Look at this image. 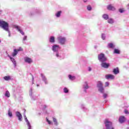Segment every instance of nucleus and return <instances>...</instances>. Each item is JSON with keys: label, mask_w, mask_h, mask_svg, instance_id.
Listing matches in <instances>:
<instances>
[{"label": "nucleus", "mask_w": 129, "mask_h": 129, "mask_svg": "<svg viewBox=\"0 0 129 129\" xmlns=\"http://www.w3.org/2000/svg\"><path fill=\"white\" fill-rule=\"evenodd\" d=\"M0 27H1L3 30L9 32V23L6 22V21L0 20Z\"/></svg>", "instance_id": "nucleus-1"}, {"label": "nucleus", "mask_w": 129, "mask_h": 129, "mask_svg": "<svg viewBox=\"0 0 129 129\" xmlns=\"http://www.w3.org/2000/svg\"><path fill=\"white\" fill-rule=\"evenodd\" d=\"M104 124L106 129H114L112 125V122L109 121L108 119H106L104 121Z\"/></svg>", "instance_id": "nucleus-2"}, {"label": "nucleus", "mask_w": 129, "mask_h": 129, "mask_svg": "<svg viewBox=\"0 0 129 129\" xmlns=\"http://www.w3.org/2000/svg\"><path fill=\"white\" fill-rule=\"evenodd\" d=\"M98 59L99 61L102 63L103 62H106V61H107V58L105 57V54L103 53H100L98 54Z\"/></svg>", "instance_id": "nucleus-3"}, {"label": "nucleus", "mask_w": 129, "mask_h": 129, "mask_svg": "<svg viewBox=\"0 0 129 129\" xmlns=\"http://www.w3.org/2000/svg\"><path fill=\"white\" fill-rule=\"evenodd\" d=\"M103 85L101 81H98V84L97 85V87L99 88L98 90L101 93H103L104 92V88H103Z\"/></svg>", "instance_id": "nucleus-4"}, {"label": "nucleus", "mask_w": 129, "mask_h": 129, "mask_svg": "<svg viewBox=\"0 0 129 129\" xmlns=\"http://www.w3.org/2000/svg\"><path fill=\"white\" fill-rule=\"evenodd\" d=\"M57 40L61 45H64L66 42V38L65 37H62V36H59L57 37Z\"/></svg>", "instance_id": "nucleus-5"}, {"label": "nucleus", "mask_w": 129, "mask_h": 129, "mask_svg": "<svg viewBox=\"0 0 129 129\" xmlns=\"http://www.w3.org/2000/svg\"><path fill=\"white\" fill-rule=\"evenodd\" d=\"M24 61L26 63H28V64H31V63H33V59L28 57L24 58Z\"/></svg>", "instance_id": "nucleus-6"}, {"label": "nucleus", "mask_w": 129, "mask_h": 129, "mask_svg": "<svg viewBox=\"0 0 129 129\" xmlns=\"http://www.w3.org/2000/svg\"><path fill=\"white\" fill-rule=\"evenodd\" d=\"M101 65L102 67H103V68L107 69V68H108V67H109L110 64L109 63H107L106 62H102Z\"/></svg>", "instance_id": "nucleus-7"}, {"label": "nucleus", "mask_w": 129, "mask_h": 129, "mask_svg": "<svg viewBox=\"0 0 129 129\" xmlns=\"http://www.w3.org/2000/svg\"><path fill=\"white\" fill-rule=\"evenodd\" d=\"M58 49H60V46L58 45H54L52 46V51L53 52H57L58 51Z\"/></svg>", "instance_id": "nucleus-8"}, {"label": "nucleus", "mask_w": 129, "mask_h": 129, "mask_svg": "<svg viewBox=\"0 0 129 129\" xmlns=\"http://www.w3.org/2000/svg\"><path fill=\"white\" fill-rule=\"evenodd\" d=\"M125 120H126V119L124 116H121L119 118V121L120 123H123V122H124Z\"/></svg>", "instance_id": "nucleus-9"}, {"label": "nucleus", "mask_w": 129, "mask_h": 129, "mask_svg": "<svg viewBox=\"0 0 129 129\" xmlns=\"http://www.w3.org/2000/svg\"><path fill=\"white\" fill-rule=\"evenodd\" d=\"M16 116L18 117V119L20 121H22V118H23V116L20 112H16Z\"/></svg>", "instance_id": "nucleus-10"}, {"label": "nucleus", "mask_w": 129, "mask_h": 129, "mask_svg": "<svg viewBox=\"0 0 129 129\" xmlns=\"http://www.w3.org/2000/svg\"><path fill=\"white\" fill-rule=\"evenodd\" d=\"M106 79H114V76L113 75H107L105 76Z\"/></svg>", "instance_id": "nucleus-11"}, {"label": "nucleus", "mask_w": 129, "mask_h": 129, "mask_svg": "<svg viewBox=\"0 0 129 129\" xmlns=\"http://www.w3.org/2000/svg\"><path fill=\"white\" fill-rule=\"evenodd\" d=\"M113 73L115 74V75H116L119 73V70L118 69V68H116L113 70Z\"/></svg>", "instance_id": "nucleus-12"}, {"label": "nucleus", "mask_w": 129, "mask_h": 129, "mask_svg": "<svg viewBox=\"0 0 129 129\" xmlns=\"http://www.w3.org/2000/svg\"><path fill=\"white\" fill-rule=\"evenodd\" d=\"M107 10H109V11H115V8L114 7L112 6L111 5H109L107 7Z\"/></svg>", "instance_id": "nucleus-13"}, {"label": "nucleus", "mask_w": 129, "mask_h": 129, "mask_svg": "<svg viewBox=\"0 0 129 129\" xmlns=\"http://www.w3.org/2000/svg\"><path fill=\"white\" fill-rule=\"evenodd\" d=\"M18 49H15L14 50L13 52L12 53V56L13 57H15V56H17V55H18Z\"/></svg>", "instance_id": "nucleus-14"}, {"label": "nucleus", "mask_w": 129, "mask_h": 129, "mask_svg": "<svg viewBox=\"0 0 129 129\" xmlns=\"http://www.w3.org/2000/svg\"><path fill=\"white\" fill-rule=\"evenodd\" d=\"M49 42L50 43H55V37H54V36H50Z\"/></svg>", "instance_id": "nucleus-15"}, {"label": "nucleus", "mask_w": 129, "mask_h": 129, "mask_svg": "<svg viewBox=\"0 0 129 129\" xmlns=\"http://www.w3.org/2000/svg\"><path fill=\"white\" fill-rule=\"evenodd\" d=\"M16 29H17V30L19 31V32H20V33H21V34H22V35H25L24 31L21 30L20 28H19V26H16Z\"/></svg>", "instance_id": "nucleus-16"}, {"label": "nucleus", "mask_w": 129, "mask_h": 129, "mask_svg": "<svg viewBox=\"0 0 129 129\" xmlns=\"http://www.w3.org/2000/svg\"><path fill=\"white\" fill-rule=\"evenodd\" d=\"M4 78L6 81H9V80H11V77L10 76H5Z\"/></svg>", "instance_id": "nucleus-17"}, {"label": "nucleus", "mask_w": 129, "mask_h": 129, "mask_svg": "<svg viewBox=\"0 0 129 129\" xmlns=\"http://www.w3.org/2000/svg\"><path fill=\"white\" fill-rule=\"evenodd\" d=\"M69 78L71 80H75L76 78L75 76H72L71 75H69Z\"/></svg>", "instance_id": "nucleus-18"}, {"label": "nucleus", "mask_w": 129, "mask_h": 129, "mask_svg": "<svg viewBox=\"0 0 129 129\" xmlns=\"http://www.w3.org/2000/svg\"><path fill=\"white\" fill-rule=\"evenodd\" d=\"M102 17L105 20H108V15L107 14H104Z\"/></svg>", "instance_id": "nucleus-19"}, {"label": "nucleus", "mask_w": 129, "mask_h": 129, "mask_svg": "<svg viewBox=\"0 0 129 129\" xmlns=\"http://www.w3.org/2000/svg\"><path fill=\"white\" fill-rule=\"evenodd\" d=\"M108 47H109V48H110L111 49H112L113 48H114V45H113V43H109L108 44Z\"/></svg>", "instance_id": "nucleus-20"}, {"label": "nucleus", "mask_w": 129, "mask_h": 129, "mask_svg": "<svg viewBox=\"0 0 129 129\" xmlns=\"http://www.w3.org/2000/svg\"><path fill=\"white\" fill-rule=\"evenodd\" d=\"M62 13V12L61 11H58L56 14L55 16L56 17H57V18H59V17H60V16H61V13Z\"/></svg>", "instance_id": "nucleus-21"}, {"label": "nucleus", "mask_w": 129, "mask_h": 129, "mask_svg": "<svg viewBox=\"0 0 129 129\" xmlns=\"http://www.w3.org/2000/svg\"><path fill=\"white\" fill-rule=\"evenodd\" d=\"M5 96H6V97H10V96H11V95L10 94V92H9V91H6L5 93Z\"/></svg>", "instance_id": "nucleus-22"}, {"label": "nucleus", "mask_w": 129, "mask_h": 129, "mask_svg": "<svg viewBox=\"0 0 129 129\" xmlns=\"http://www.w3.org/2000/svg\"><path fill=\"white\" fill-rule=\"evenodd\" d=\"M25 120L26 121V122H27V125H30V124H31L30 123V122L29 121V120H28V118H27V117L26 116H25Z\"/></svg>", "instance_id": "nucleus-23"}, {"label": "nucleus", "mask_w": 129, "mask_h": 129, "mask_svg": "<svg viewBox=\"0 0 129 129\" xmlns=\"http://www.w3.org/2000/svg\"><path fill=\"white\" fill-rule=\"evenodd\" d=\"M108 23L109 24H113V19L110 18L108 20Z\"/></svg>", "instance_id": "nucleus-24"}, {"label": "nucleus", "mask_w": 129, "mask_h": 129, "mask_svg": "<svg viewBox=\"0 0 129 129\" xmlns=\"http://www.w3.org/2000/svg\"><path fill=\"white\" fill-rule=\"evenodd\" d=\"M114 53L115 54H119V53H120L119 50H118L117 49H115L114 50Z\"/></svg>", "instance_id": "nucleus-25"}, {"label": "nucleus", "mask_w": 129, "mask_h": 129, "mask_svg": "<svg viewBox=\"0 0 129 129\" xmlns=\"http://www.w3.org/2000/svg\"><path fill=\"white\" fill-rule=\"evenodd\" d=\"M10 59L11 60L12 62H13V63H14V64H15V65H16V60H15L14 58L12 57H10Z\"/></svg>", "instance_id": "nucleus-26"}, {"label": "nucleus", "mask_w": 129, "mask_h": 129, "mask_svg": "<svg viewBox=\"0 0 129 129\" xmlns=\"http://www.w3.org/2000/svg\"><path fill=\"white\" fill-rule=\"evenodd\" d=\"M63 91L64 93H68V92H69V90H68V89H67V88H64L63 89Z\"/></svg>", "instance_id": "nucleus-27"}, {"label": "nucleus", "mask_w": 129, "mask_h": 129, "mask_svg": "<svg viewBox=\"0 0 129 129\" xmlns=\"http://www.w3.org/2000/svg\"><path fill=\"white\" fill-rule=\"evenodd\" d=\"M8 115L10 117H12V116H13V113H12V112H11V111H10V110L8 111Z\"/></svg>", "instance_id": "nucleus-28"}, {"label": "nucleus", "mask_w": 129, "mask_h": 129, "mask_svg": "<svg viewBox=\"0 0 129 129\" xmlns=\"http://www.w3.org/2000/svg\"><path fill=\"white\" fill-rule=\"evenodd\" d=\"M87 9L88 11H91V10H92V8H91V6L90 5H88L87 7Z\"/></svg>", "instance_id": "nucleus-29"}, {"label": "nucleus", "mask_w": 129, "mask_h": 129, "mask_svg": "<svg viewBox=\"0 0 129 129\" xmlns=\"http://www.w3.org/2000/svg\"><path fill=\"white\" fill-rule=\"evenodd\" d=\"M52 118H53V122H54V124H57V119H56L54 117H53Z\"/></svg>", "instance_id": "nucleus-30"}, {"label": "nucleus", "mask_w": 129, "mask_h": 129, "mask_svg": "<svg viewBox=\"0 0 129 129\" xmlns=\"http://www.w3.org/2000/svg\"><path fill=\"white\" fill-rule=\"evenodd\" d=\"M85 85L86 86L84 87V88L85 89H88V85H87V82H85Z\"/></svg>", "instance_id": "nucleus-31"}, {"label": "nucleus", "mask_w": 129, "mask_h": 129, "mask_svg": "<svg viewBox=\"0 0 129 129\" xmlns=\"http://www.w3.org/2000/svg\"><path fill=\"white\" fill-rule=\"evenodd\" d=\"M22 51H23V48H22V47H19V48L18 49H17L18 52H21Z\"/></svg>", "instance_id": "nucleus-32"}, {"label": "nucleus", "mask_w": 129, "mask_h": 129, "mask_svg": "<svg viewBox=\"0 0 129 129\" xmlns=\"http://www.w3.org/2000/svg\"><path fill=\"white\" fill-rule=\"evenodd\" d=\"M109 83H108V82H106V83H105V87H107V86H109Z\"/></svg>", "instance_id": "nucleus-33"}, {"label": "nucleus", "mask_w": 129, "mask_h": 129, "mask_svg": "<svg viewBox=\"0 0 129 129\" xmlns=\"http://www.w3.org/2000/svg\"><path fill=\"white\" fill-rule=\"evenodd\" d=\"M124 112H125V114H129V112H128V111L127 110H126V109H125V110H124Z\"/></svg>", "instance_id": "nucleus-34"}, {"label": "nucleus", "mask_w": 129, "mask_h": 129, "mask_svg": "<svg viewBox=\"0 0 129 129\" xmlns=\"http://www.w3.org/2000/svg\"><path fill=\"white\" fill-rule=\"evenodd\" d=\"M102 40H105V36L104 34H102Z\"/></svg>", "instance_id": "nucleus-35"}, {"label": "nucleus", "mask_w": 129, "mask_h": 129, "mask_svg": "<svg viewBox=\"0 0 129 129\" xmlns=\"http://www.w3.org/2000/svg\"><path fill=\"white\" fill-rule=\"evenodd\" d=\"M103 97L104 98H106V97H107V94H103Z\"/></svg>", "instance_id": "nucleus-36"}, {"label": "nucleus", "mask_w": 129, "mask_h": 129, "mask_svg": "<svg viewBox=\"0 0 129 129\" xmlns=\"http://www.w3.org/2000/svg\"><path fill=\"white\" fill-rule=\"evenodd\" d=\"M119 12L120 13H123L124 11L122 9H119Z\"/></svg>", "instance_id": "nucleus-37"}, {"label": "nucleus", "mask_w": 129, "mask_h": 129, "mask_svg": "<svg viewBox=\"0 0 129 129\" xmlns=\"http://www.w3.org/2000/svg\"><path fill=\"white\" fill-rule=\"evenodd\" d=\"M28 129H32V126H31V124L28 125Z\"/></svg>", "instance_id": "nucleus-38"}, {"label": "nucleus", "mask_w": 129, "mask_h": 129, "mask_svg": "<svg viewBox=\"0 0 129 129\" xmlns=\"http://www.w3.org/2000/svg\"><path fill=\"white\" fill-rule=\"evenodd\" d=\"M47 121L48 122L49 124H51V121H50L48 119H47Z\"/></svg>", "instance_id": "nucleus-39"}, {"label": "nucleus", "mask_w": 129, "mask_h": 129, "mask_svg": "<svg viewBox=\"0 0 129 129\" xmlns=\"http://www.w3.org/2000/svg\"><path fill=\"white\" fill-rule=\"evenodd\" d=\"M23 40H24V41L27 40V36H25V37L23 38Z\"/></svg>", "instance_id": "nucleus-40"}, {"label": "nucleus", "mask_w": 129, "mask_h": 129, "mask_svg": "<svg viewBox=\"0 0 129 129\" xmlns=\"http://www.w3.org/2000/svg\"><path fill=\"white\" fill-rule=\"evenodd\" d=\"M56 57H59V53L58 52H56Z\"/></svg>", "instance_id": "nucleus-41"}, {"label": "nucleus", "mask_w": 129, "mask_h": 129, "mask_svg": "<svg viewBox=\"0 0 129 129\" xmlns=\"http://www.w3.org/2000/svg\"><path fill=\"white\" fill-rule=\"evenodd\" d=\"M88 0H83L84 3H87Z\"/></svg>", "instance_id": "nucleus-42"}, {"label": "nucleus", "mask_w": 129, "mask_h": 129, "mask_svg": "<svg viewBox=\"0 0 129 129\" xmlns=\"http://www.w3.org/2000/svg\"><path fill=\"white\" fill-rule=\"evenodd\" d=\"M89 71H91V68L89 67Z\"/></svg>", "instance_id": "nucleus-43"}, {"label": "nucleus", "mask_w": 129, "mask_h": 129, "mask_svg": "<svg viewBox=\"0 0 129 129\" xmlns=\"http://www.w3.org/2000/svg\"><path fill=\"white\" fill-rule=\"evenodd\" d=\"M32 84H34V78L32 79Z\"/></svg>", "instance_id": "nucleus-44"}, {"label": "nucleus", "mask_w": 129, "mask_h": 129, "mask_svg": "<svg viewBox=\"0 0 129 129\" xmlns=\"http://www.w3.org/2000/svg\"><path fill=\"white\" fill-rule=\"evenodd\" d=\"M1 42H2V41H1V39H0V43H1Z\"/></svg>", "instance_id": "nucleus-45"}, {"label": "nucleus", "mask_w": 129, "mask_h": 129, "mask_svg": "<svg viewBox=\"0 0 129 129\" xmlns=\"http://www.w3.org/2000/svg\"><path fill=\"white\" fill-rule=\"evenodd\" d=\"M128 123H129V121H128Z\"/></svg>", "instance_id": "nucleus-46"}]
</instances>
